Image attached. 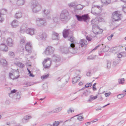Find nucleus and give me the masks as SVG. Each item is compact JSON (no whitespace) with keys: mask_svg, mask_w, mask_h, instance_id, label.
<instances>
[{"mask_svg":"<svg viewBox=\"0 0 126 126\" xmlns=\"http://www.w3.org/2000/svg\"><path fill=\"white\" fill-rule=\"evenodd\" d=\"M68 40L72 43L70 44V47L68 48L66 47L63 48L61 50L62 52L65 54L68 53L69 52L73 54L77 53L78 49L75 47V43H76V42L75 38L73 36H71L68 38Z\"/></svg>","mask_w":126,"mask_h":126,"instance_id":"obj_1","label":"nucleus"},{"mask_svg":"<svg viewBox=\"0 0 126 126\" xmlns=\"http://www.w3.org/2000/svg\"><path fill=\"white\" fill-rule=\"evenodd\" d=\"M31 7L32 12L37 13L41 10L42 7L41 5L37 1L34 0L32 3Z\"/></svg>","mask_w":126,"mask_h":126,"instance_id":"obj_2","label":"nucleus"},{"mask_svg":"<svg viewBox=\"0 0 126 126\" xmlns=\"http://www.w3.org/2000/svg\"><path fill=\"white\" fill-rule=\"evenodd\" d=\"M69 13L67 10H63L62 11L60 16V18L61 20L64 23H66L69 20Z\"/></svg>","mask_w":126,"mask_h":126,"instance_id":"obj_3","label":"nucleus"},{"mask_svg":"<svg viewBox=\"0 0 126 126\" xmlns=\"http://www.w3.org/2000/svg\"><path fill=\"white\" fill-rule=\"evenodd\" d=\"M101 6L96 5H93L92 7L91 13L96 16L101 15Z\"/></svg>","mask_w":126,"mask_h":126,"instance_id":"obj_4","label":"nucleus"},{"mask_svg":"<svg viewBox=\"0 0 126 126\" xmlns=\"http://www.w3.org/2000/svg\"><path fill=\"white\" fill-rule=\"evenodd\" d=\"M76 16L77 20L79 21H83L86 22L87 20H89L90 19L88 14H84L81 16L76 15Z\"/></svg>","mask_w":126,"mask_h":126,"instance_id":"obj_5","label":"nucleus"},{"mask_svg":"<svg viewBox=\"0 0 126 126\" xmlns=\"http://www.w3.org/2000/svg\"><path fill=\"white\" fill-rule=\"evenodd\" d=\"M36 23L37 26L41 27L46 25L47 23L44 18H38L36 19Z\"/></svg>","mask_w":126,"mask_h":126,"instance_id":"obj_6","label":"nucleus"},{"mask_svg":"<svg viewBox=\"0 0 126 126\" xmlns=\"http://www.w3.org/2000/svg\"><path fill=\"white\" fill-rule=\"evenodd\" d=\"M55 50L54 47L50 46H48L46 49L44 53L46 55H50L54 53Z\"/></svg>","mask_w":126,"mask_h":126,"instance_id":"obj_7","label":"nucleus"},{"mask_svg":"<svg viewBox=\"0 0 126 126\" xmlns=\"http://www.w3.org/2000/svg\"><path fill=\"white\" fill-rule=\"evenodd\" d=\"M113 21H118L121 20V15L118 13L117 11H116L112 14Z\"/></svg>","mask_w":126,"mask_h":126,"instance_id":"obj_8","label":"nucleus"},{"mask_svg":"<svg viewBox=\"0 0 126 126\" xmlns=\"http://www.w3.org/2000/svg\"><path fill=\"white\" fill-rule=\"evenodd\" d=\"M51 63V59L48 58L45 59L43 63L44 67L46 69H48L50 67Z\"/></svg>","mask_w":126,"mask_h":126,"instance_id":"obj_9","label":"nucleus"},{"mask_svg":"<svg viewBox=\"0 0 126 126\" xmlns=\"http://www.w3.org/2000/svg\"><path fill=\"white\" fill-rule=\"evenodd\" d=\"M50 13V11L49 10L45 9L42 11V13L44 14L46 18L48 19H49L51 18Z\"/></svg>","mask_w":126,"mask_h":126,"instance_id":"obj_10","label":"nucleus"},{"mask_svg":"<svg viewBox=\"0 0 126 126\" xmlns=\"http://www.w3.org/2000/svg\"><path fill=\"white\" fill-rule=\"evenodd\" d=\"M62 108L61 107H60L53 110L51 111H48L46 113L49 114L53 113H58L62 109Z\"/></svg>","mask_w":126,"mask_h":126,"instance_id":"obj_11","label":"nucleus"},{"mask_svg":"<svg viewBox=\"0 0 126 126\" xmlns=\"http://www.w3.org/2000/svg\"><path fill=\"white\" fill-rule=\"evenodd\" d=\"M1 40L4 43H5L6 41L7 45L9 46L12 47L13 45V40L12 39L10 38H7V40H4V39H2Z\"/></svg>","mask_w":126,"mask_h":126,"instance_id":"obj_12","label":"nucleus"},{"mask_svg":"<svg viewBox=\"0 0 126 126\" xmlns=\"http://www.w3.org/2000/svg\"><path fill=\"white\" fill-rule=\"evenodd\" d=\"M52 59L53 61L56 63L60 62L61 58L60 56L57 55H54L52 57Z\"/></svg>","mask_w":126,"mask_h":126,"instance_id":"obj_13","label":"nucleus"},{"mask_svg":"<svg viewBox=\"0 0 126 126\" xmlns=\"http://www.w3.org/2000/svg\"><path fill=\"white\" fill-rule=\"evenodd\" d=\"M0 49L2 51L5 52L8 50V47L4 42L0 45Z\"/></svg>","mask_w":126,"mask_h":126,"instance_id":"obj_14","label":"nucleus"},{"mask_svg":"<svg viewBox=\"0 0 126 126\" xmlns=\"http://www.w3.org/2000/svg\"><path fill=\"white\" fill-rule=\"evenodd\" d=\"M25 48L26 50L29 53H30L32 52V46L30 44L28 43L25 45Z\"/></svg>","mask_w":126,"mask_h":126,"instance_id":"obj_15","label":"nucleus"},{"mask_svg":"<svg viewBox=\"0 0 126 126\" xmlns=\"http://www.w3.org/2000/svg\"><path fill=\"white\" fill-rule=\"evenodd\" d=\"M52 39L53 40H58L59 39V36L57 32H53L52 34Z\"/></svg>","mask_w":126,"mask_h":126,"instance_id":"obj_16","label":"nucleus"},{"mask_svg":"<svg viewBox=\"0 0 126 126\" xmlns=\"http://www.w3.org/2000/svg\"><path fill=\"white\" fill-rule=\"evenodd\" d=\"M88 44L87 41L85 39H83L81 40L79 44V45L81 47L84 46H86Z\"/></svg>","mask_w":126,"mask_h":126,"instance_id":"obj_17","label":"nucleus"},{"mask_svg":"<svg viewBox=\"0 0 126 126\" xmlns=\"http://www.w3.org/2000/svg\"><path fill=\"white\" fill-rule=\"evenodd\" d=\"M39 36L40 39L43 40H45L47 37L46 34L45 32H43L40 33Z\"/></svg>","mask_w":126,"mask_h":126,"instance_id":"obj_18","label":"nucleus"},{"mask_svg":"<svg viewBox=\"0 0 126 126\" xmlns=\"http://www.w3.org/2000/svg\"><path fill=\"white\" fill-rule=\"evenodd\" d=\"M25 32L27 34L33 35L34 34V29L33 28H28L26 30Z\"/></svg>","mask_w":126,"mask_h":126,"instance_id":"obj_19","label":"nucleus"},{"mask_svg":"<svg viewBox=\"0 0 126 126\" xmlns=\"http://www.w3.org/2000/svg\"><path fill=\"white\" fill-rule=\"evenodd\" d=\"M11 25L12 27L15 28L17 27L19 25V22L16 20H14L11 23Z\"/></svg>","mask_w":126,"mask_h":126,"instance_id":"obj_20","label":"nucleus"},{"mask_svg":"<svg viewBox=\"0 0 126 126\" xmlns=\"http://www.w3.org/2000/svg\"><path fill=\"white\" fill-rule=\"evenodd\" d=\"M22 14L20 11H17L15 14V18L16 19H18L22 17Z\"/></svg>","mask_w":126,"mask_h":126,"instance_id":"obj_21","label":"nucleus"},{"mask_svg":"<svg viewBox=\"0 0 126 126\" xmlns=\"http://www.w3.org/2000/svg\"><path fill=\"white\" fill-rule=\"evenodd\" d=\"M14 64L18 67L21 68H23L24 67V65L22 63L19 61H16Z\"/></svg>","mask_w":126,"mask_h":126,"instance_id":"obj_22","label":"nucleus"},{"mask_svg":"<svg viewBox=\"0 0 126 126\" xmlns=\"http://www.w3.org/2000/svg\"><path fill=\"white\" fill-rule=\"evenodd\" d=\"M99 30V27L97 25H93L92 26V31L94 33L97 31Z\"/></svg>","mask_w":126,"mask_h":126,"instance_id":"obj_23","label":"nucleus"},{"mask_svg":"<svg viewBox=\"0 0 126 126\" xmlns=\"http://www.w3.org/2000/svg\"><path fill=\"white\" fill-rule=\"evenodd\" d=\"M69 30H64L63 32V37L64 38H66L69 34Z\"/></svg>","mask_w":126,"mask_h":126,"instance_id":"obj_24","label":"nucleus"},{"mask_svg":"<svg viewBox=\"0 0 126 126\" xmlns=\"http://www.w3.org/2000/svg\"><path fill=\"white\" fill-rule=\"evenodd\" d=\"M80 77L78 76H76L74 78L72 79V83L74 84L80 80Z\"/></svg>","mask_w":126,"mask_h":126,"instance_id":"obj_25","label":"nucleus"},{"mask_svg":"<svg viewBox=\"0 0 126 126\" xmlns=\"http://www.w3.org/2000/svg\"><path fill=\"white\" fill-rule=\"evenodd\" d=\"M32 118V117L31 116H28L26 115L23 118L22 120V122L24 123L26 121H25L30 119Z\"/></svg>","mask_w":126,"mask_h":126,"instance_id":"obj_26","label":"nucleus"},{"mask_svg":"<svg viewBox=\"0 0 126 126\" xmlns=\"http://www.w3.org/2000/svg\"><path fill=\"white\" fill-rule=\"evenodd\" d=\"M13 74H14L15 76L16 77V79L18 78L19 77V71L16 70H14L13 71Z\"/></svg>","mask_w":126,"mask_h":126,"instance_id":"obj_27","label":"nucleus"},{"mask_svg":"<svg viewBox=\"0 0 126 126\" xmlns=\"http://www.w3.org/2000/svg\"><path fill=\"white\" fill-rule=\"evenodd\" d=\"M0 63L3 66H6L7 65L6 61L4 59H2L0 60Z\"/></svg>","mask_w":126,"mask_h":126,"instance_id":"obj_28","label":"nucleus"},{"mask_svg":"<svg viewBox=\"0 0 126 126\" xmlns=\"http://www.w3.org/2000/svg\"><path fill=\"white\" fill-rule=\"evenodd\" d=\"M21 93L18 92L16 93L15 94L14 97V98L16 99H19L21 98Z\"/></svg>","mask_w":126,"mask_h":126,"instance_id":"obj_29","label":"nucleus"},{"mask_svg":"<svg viewBox=\"0 0 126 126\" xmlns=\"http://www.w3.org/2000/svg\"><path fill=\"white\" fill-rule=\"evenodd\" d=\"M7 13V10L6 9H2L0 10V15H3Z\"/></svg>","mask_w":126,"mask_h":126,"instance_id":"obj_30","label":"nucleus"},{"mask_svg":"<svg viewBox=\"0 0 126 126\" xmlns=\"http://www.w3.org/2000/svg\"><path fill=\"white\" fill-rule=\"evenodd\" d=\"M102 3L107 5L111 2V0H101Z\"/></svg>","mask_w":126,"mask_h":126,"instance_id":"obj_31","label":"nucleus"},{"mask_svg":"<svg viewBox=\"0 0 126 126\" xmlns=\"http://www.w3.org/2000/svg\"><path fill=\"white\" fill-rule=\"evenodd\" d=\"M26 40L25 38H21L20 40V43L22 45H24L26 42Z\"/></svg>","mask_w":126,"mask_h":126,"instance_id":"obj_32","label":"nucleus"},{"mask_svg":"<svg viewBox=\"0 0 126 126\" xmlns=\"http://www.w3.org/2000/svg\"><path fill=\"white\" fill-rule=\"evenodd\" d=\"M97 96H94L93 95H92L90 96V98L88 99V102L91 101L97 98Z\"/></svg>","mask_w":126,"mask_h":126,"instance_id":"obj_33","label":"nucleus"},{"mask_svg":"<svg viewBox=\"0 0 126 126\" xmlns=\"http://www.w3.org/2000/svg\"><path fill=\"white\" fill-rule=\"evenodd\" d=\"M24 0H17V3L18 5H22L24 4Z\"/></svg>","mask_w":126,"mask_h":126,"instance_id":"obj_34","label":"nucleus"},{"mask_svg":"<svg viewBox=\"0 0 126 126\" xmlns=\"http://www.w3.org/2000/svg\"><path fill=\"white\" fill-rule=\"evenodd\" d=\"M9 77L10 78L13 79H16V77L13 74V71L12 72V73H10L9 74Z\"/></svg>","mask_w":126,"mask_h":126,"instance_id":"obj_35","label":"nucleus"},{"mask_svg":"<svg viewBox=\"0 0 126 126\" xmlns=\"http://www.w3.org/2000/svg\"><path fill=\"white\" fill-rule=\"evenodd\" d=\"M109 48L108 46H104L102 48V51L104 52H106L109 50Z\"/></svg>","mask_w":126,"mask_h":126,"instance_id":"obj_36","label":"nucleus"},{"mask_svg":"<svg viewBox=\"0 0 126 126\" xmlns=\"http://www.w3.org/2000/svg\"><path fill=\"white\" fill-rule=\"evenodd\" d=\"M91 24L92 25V26L93 25H97L98 22L97 19L96 18L95 19H94L92 20L91 21Z\"/></svg>","mask_w":126,"mask_h":126,"instance_id":"obj_37","label":"nucleus"},{"mask_svg":"<svg viewBox=\"0 0 126 126\" xmlns=\"http://www.w3.org/2000/svg\"><path fill=\"white\" fill-rule=\"evenodd\" d=\"M68 6L70 7H73L75 8L76 4L75 2H72L68 4Z\"/></svg>","mask_w":126,"mask_h":126,"instance_id":"obj_38","label":"nucleus"},{"mask_svg":"<svg viewBox=\"0 0 126 126\" xmlns=\"http://www.w3.org/2000/svg\"><path fill=\"white\" fill-rule=\"evenodd\" d=\"M125 81V79L123 78L119 79L118 80V82L120 84H124Z\"/></svg>","mask_w":126,"mask_h":126,"instance_id":"obj_39","label":"nucleus"},{"mask_svg":"<svg viewBox=\"0 0 126 126\" xmlns=\"http://www.w3.org/2000/svg\"><path fill=\"white\" fill-rule=\"evenodd\" d=\"M83 8L82 6L80 4L76 5L75 8L77 10H80Z\"/></svg>","mask_w":126,"mask_h":126,"instance_id":"obj_40","label":"nucleus"},{"mask_svg":"<svg viewBox=\"0 0 126 126\" xmlns=\"http://www.w3.org/2000/svg\"><path fill=\"white\" fill-rule=\"evenodd\" d=\"M35 83H31L30 82H29L26 83H25V85H26V86H25V87H27L28 86H30L31 85H33Z\"/></svg>","mask_w":126,"mask_h":126,"instance_id":"obj_41","label":"nucleus"},{"mask_svg":"<svg viewBox=\"0 0 126 126\" xmlns=\"http://www.w3.org/2000/svg\"><path fill=\"white\" fill-rule=\"evenodd\" d=\"M103 31L102 29H99V30L96 31V32H94V33L96 34H101L103 32Z\"/></svg>","mask_w":126,"mask_h":126,"instance_id":"obj_42","label":"nucleus"},{"mask_svg":"<svg viewBox=\"0 0 126 126\" xmlns=\"http://www.w3.org/2000/svg\"><path fill=\"white\" fill-rule=\"evenodd\" d=\"M107 67L108 68H110L111 65V62L109 61H107Z\"/></svg>","mask_w":126,"mask_h":126,"instance_id":"obj_43","label":"nucleus"},{"mask_svg":"<svg viewBox=\"0 0 126 126\" xmlns=\"http://www.w3.org/2000/svg\"><path fill=\"white\" fill-rule=\"evenodd\" d=\"M125 95L123 94H119L117 95V97L119 99H120L123 97L125 96Z\"/></svg>","mask_w":126,"mask_h":126,"instance_id":"obj_44","label":"nucleus"},{"mask_svg":"<svg viewBox=\"0 0 126 126\" xmlns=\"http://www.w3.org/2000/svg\"><path fill=\"white\" fill-rule=\"evenodd\" d=\"M49 76V74H48L47 75H45L41 76V78L42 79H46Z\"/></svg>","mask_w":126,"mask_h":126,"instance_id":"obj_45","label":"nucleus"},{"mask_svg":"<svg viewBox=\"0 0 126 126\" xmlns=\"http://www.w3.org/2000/svg\"><path fill=\"white\" fill-rule=\"evenodd\" d=\"M60 122L58 121H55L54 122L53 124V126H57L59 125Z\"/></svg>","mask_w":126,"mask_h":126,"instance_id":"obj_46","label":"nucleus"},{"mask_svg":"<svg viewBox=\"0 0 126 126\" xmlns=\"http://www.w3.org/2000/svg\"><path fill=\"white\" fill-rule=\"evenodd\" d=\"M90 94V92L86 90L84 91L83 93V94H84L85 96H87Z\"/></svg>","mask_w":126,"mask_h":126,"instance_id":"obj_47","label":"nucleus"},{"mask_svg":"<svg viewBox=\"0 0 126 126\" xmlns=\"http://www.w3.org/2000/svg\"><path fill=\"white\" fill-rule=\"evenodd\" d=\"M4 18L3 16V15H0V22H2L4 20Z\"/></svg>","mask_w":126,"mask_h":126,"instance_id":"obj_48","label":"nucleus"},{"mask_svg":"<svg viewBox=\"0 0 126 126\" xmlns=\"http://www.w3.org/2000/svg\"><path fill=\"white\" fill-rule=\"evenodd\" d=\"M74 110H72L71 108H69L68 110H67V112L68 114H69L70 113H72V111L74 112Z\"/></svg>","mask_w":126,"mask_h":126,"instance_id":"obj_49","label":"nucleus"},{"mask_svg":"<svg viewBox=\"0 0 126 126\" xmlns=\"http://www.w3.org/2000/svg\"><path fill=\"white\" fill-rule=\"evenodd\" d=\"M95 56H94L93 57H92V56H90L88 57V59L90 60L94 59L95 58Z\"/></svg>","mask_w":126,"mask_h":126,"instance_id":"obj_50","label":"nucleus"},{"mask_svg":"<svg viewBox=\"0 0 126 126\" xmlns=\"http://www.w3.org/2000/svg\"><path fill=\"white\" fill-rule=\"evenodd\" d=\"M97 18V21L98 22H101L102 21L103 18L101 17H98Z\"/></svg>","mask_w":126,"mask_h":126,"instance_id":"obj_51","label":"nucleus"},{"mask_svg":"<svg viewBox=\"0 0 126 126\" xmlns=\"http://www.w3.org/2000/svg\"><path fill=\"white\" fill-rule=\"evenodd\" d=\"M111 94V93L110 92H109L108 93H105V95L106 97H108Z\"/></svg>","mask_w":126,"mask_h":126,"instance_id":"obj_52","label":"nucleus"},{"mask_svg":"<svg viewBox=\"0 0 126 126\" xmlns=\"http://www.w3.org/2000/svg\"><path fill=\"white\" fill-rule=\"evenodd\" d=\"M92 85V83H87L85 86L86 88H88L89 87H90Z\"/></svg>","mask_w":126,"mask_h":126,"instance_id":"obj_53","label":"nucleus"},{"mask_svg":"<svg viewBox=\"0 0 126 126\" xmlns=\"http://www.w3.org/2000/svg\"><path fill=\"white\" fill-rule=\"evenodd\" d=\"M58 16H57L54 18L53 19V20L54 21L56 22L58 21Z\"/></svg>","mask_w":126,"mask_h":126,"instance_id":"obj_54","label":"nucleus"},{"mask_svg":"<svg viewBox=\"0 0 126 126\" xmlns=\"http://www.w3.org/2000/svg\"><path fill=\"white\" fill-rule=\"evenodd\" d=\"M101 45V44H99L97 46H96L94 49L92 50V51H94L97 49L98 47H99Z\"/></svg>","mask_w":126,"mask_h":126,"instance_id":"obj_55","label":"nucleus"},{"mask_svg":"<svg viewBox=\"0 0 126 126\" xmlns=\"http://www.w3.org/2000/svg\"><path fill=\"white\" fill-rule=\"evenodd\" d=\"M101 45V44H99L97 46H96L94 49L92 50V51H94L97 49L98 47H99Z\"/></svg>","mask_w":126,"mask_h":126,"instance_id":"obj_56","label":"nucleus"},{"mask_svg":"<svg viewBox=\"0 0 126 126\" xmlns=\"http://www.w3.org/2000/svg\"><path fill=\"white\" fill-rule=\"evenodd\" d=\"M101 45V44H99L97 46H96L94 49L92 50V51H94L97 49L98 47H99Z\"/></svg>","mask_w":126,"mask_h":126,"instance_id":"obj_57","label":"nucleus"},{"mask_svg":"<svg viewBox=\"0 0 126 126\" xmlns=\"http://www.w3.org/2000/svg\"><path fill=\"white\" fill-rule=\"evenodd\" d=\"M83 118V117L82 116H79L78 117L77 119L79 120L80 121H81L82 120L81 119H82Z\"/></svg>","mask_w":126,"mask_h":126,"instance_id":"obj_58","label":"nucleus"},{"mask_svg":"<svg viewBox=\"0 0 126 126\" xmlns=\"http://www.w3.org/2000/svg\"><path fill=\"white\" fill-rule=\"evenodd\" d=\"M86 39L88 41H90L92 40V38L91 37H88V36H86Z\"/></svg>","mask_w":126,"mask_h":126,"instance_id":"obj_59","label":"nucleus"},{"mask_svg":"<svg viewBox=\"0 0 126 126\" xmlns=\"http://www.w3.org/2000/svg\"><path fill=\"white\" fill-rule=\"evenodd\" d=\"M81 124V123H75L74 124L73 126H77Z\"/></svg>","mask_w":126,"mask_h":126,"instance_id":"obj_60","label":"nucleus"},{"mask_svg":"<svg viewBox=\"0 0 126 126\" xmlns=\"http://www.w3.org/2000/svg\"><path fill=\"white\" fill-rule=\"evenodd\" d=\"M91 72L90 71H89L86 74V75L87 76H91Z\"/></svg>","mask_w":126,"mask_h":126,"instance_id":"obj_61","label":"nucleus"},{"mask_svg":"<svg viewBox=\"0 0 126 126\" xmlns=\"http://www.w3.org/2000/svg\"><path fill=\"white\" fill-rule=\"evenodd\" d=\"M119 63L118 61H115L113 62V63L114 65H116Z\"/></svg>","mask_w":126,"mask_h":126,"instance_id":"obj_62","label":"nucleus"},{"mask_svg":"<svg viewBox=\"0 0 126 126\" xmlns=\"http://www.w3.org/2000/svg\"><path fill=\"white\" fill-rule=\"evenodd\" d=\"M17 91V90H16L15 89H14L13 90L11 91L10 94L14 93L16 92Z\"/></svg>","mask_w":126,"mask_h":126,"instance_id":"obj_63","label":"nucleus"},{"mask_svg":"<svg viewBox=\"0 0 126 126\" xmlns=\"http://www.w3.org/2000/svg\"><path fill=\"white\" fill-rule=\"evenodd\" d=\"M123 12L126 13V7H123Z\"/></svg>","mask_w":126,"mask_h":126,"instance_id":"obj_64","label":"nucleus"}]
</instances>
